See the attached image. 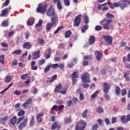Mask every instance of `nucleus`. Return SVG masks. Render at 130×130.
Listing matches in <instances>:
<instances>
[{
	"label": "nucleus",
	"instance_id": "1",
	"mask_svg": "<svg viewBox=\"0 0 130 130\" xmlns=\"http://www.w3.org/2000/svg\"><path fill=\"white\" fill-rule=\"evenodd\" d=\"M106 17L108 18H104L103 20L100 22V25H103V28L105 30H110V28L112 29L113 28V25L111 24L112 22V19H114V15L107 13Z\"/></svg>",
	"mask_w": 130,
	"mask_h": 130
},
{
	"label": "nucleus",
	"instance_id": "2",
	"mask_svg": "<svg viewBox=\"0 0 130 130\" xmlns=\"http://www.w3.org/2000/svg\"><path fill=\"white\" fill-rule=\"evenodd\" d=\"M127 0H121L120 3L119 2H115L113 4L110 2L107 3V5L109 6L110 9L113 10L115 8H118L120 7L121 10H123V9H125L127 7L125 5V3H127Z\"/></svg>",
	"mask_w": 130,
	"mask_h": 130
},
{
	"label": "nucleus",
	"instance_id": "3",
	"mask_svg": "<svg viewBox=\"0 0 130 130\" xmlns=\"http://www.w3.org/2000/svg\"><path fill=\"white\" fill-rule=\"evenodd\" d=\"M62 88V86H61V84H58L55 87V89H54V92L55 93H60L63 95H65V94H67V91L68 89L67 88H65L63 89V90L61 91Z\"/></svg>",
	"mask_w": 130,
	"mask_h": 130
},
{
	"label": "nucleus",
	"instance_id": "4",
	"mask_svg": "<svg viewBox=\"0 0 130 130\" xmlns=\"http://www.w3.org/2000/svg\"><path fill=\"white\" fill-rule=\"evenodd\" d=\"M86 128V123L83 121L78 122L75 126L76 130H84Z\"/></svg>",
	"mask_w": 130,
	"mask_h": 130
},
{
	"label": "nucleus",
	"instance_id": "5",
	"mask_svg": "<svg viewBox=\"0 0 130 130\" xmlns=\"http://www.w3.org/2000/svg\"><path fill=\"white\" fill-rule=\"evenodd\" d=\"M46 15L48 17H52L56 15L55 14V9L53 8V6L52 5H51L49 8L47 10Z\"/></svg>",
	"mask_w": 130,
	"mask_h": 130
},
{
	"label": "nucleus",
	"instance_id": "6",
	"mask_svg": "<svg viewBox=\"0 0 130 130\" xmlns=\"http://www.w3.org/2000/svg\"><path fill=\"white\" fill-rule=\"evenodd\" d=\"M41 6V4L39 5V6L37 9L38 13H41V14H43L45 13L47 10V5L45 4V5Z\"/></svg>",
	"mask_w": 130,
	"mask_h": 130
},
{
	"label": "nucleus",
	"instance_id": "7",
	"mask_svg": "<svg viewBox=\"0 0 130 130\" xmlns=\"http://www.w3.org/2000/svg\"><path fill=\"white\" fill-rule=\"evenodd\" d=\"M81 18H82V15L79 14L77 15L75 19L74 22V27H79L80 26V24H81Z\"/></svg>",
	"mask_w": 130,
	"mask_h": 130
},
{
	"label": "nucleus",
	"instance_id": "8",
	"mask_svg": "<svg viewBox=\"0 0 130 130\" xmlns=\"http://www.w3.org/2000/svg\"><path fill=\"white\" fill-rule=\"evenodd\" d=\"M82 81L83 83H90V75L89 73H85L82 77Z\"/></svg>",
	"mask_w": 130,
	"mask_h": 130
},
{
	"label": "nucleus",
	"instance_id": "9",
	"mask_svg": "<svg viewBox=\"0 0 130 130\" xmlns=\"http://www.w3.org/2000/svg\"><path fill=\"white\" fill-rule=\"evenodd\" d=\"M103 92L105 94H107L108 93L109 90L110 89V88H111V86L109 83H108L106 82H105L103 84Z\"/></svg>",
	"mask_w": 130,
	"mask_h": 130
},
{
	"label": "nucleus",
	"instance_id": "10",
	"mask_svg": "<svg viewBox=\"0 0 130 130\" xmlns=\"http://www.w3.org/2000/svg\"><path fill=\"white\" fill-rule=\"evenodd\" d=\"M94 55H96V59L98 61H100L101 58L103 57V54L100 51L95 50L94 51Z\"/></svg>",
	"mask_w": 130,
	"mask_h": 130
},
{
	"label": "nucleus",
	"instance_id": "11",
	"mask_svg": "<svg viewBox=\"0 0 130 130\" xmlns=\"http://www.w3.org/2000/svg\"><path fill=\"white\" fill-rule=\"evenodd\" d=\"M104 39L109 45H111V44H112V37H111V36L107 35L104 36Z\"/></svg>",
	"mask_w": 130,
	"mask_h": 130
},
{
	"label": "nucleus",
	"instance_id": "12",
	"mask_svg": "<svg viewBox=\"0 0 130 130\" xmlns=\"http://www.w3.org/2000/svg\"><path fill=\"white\" fill-rule=\"evenodd\" d=\"M57 20H58V16L57 15H54L51 18V22L53 25H56V22H57Z\"/></svg>",
	"mask_w": 130,
	"mask_h": 130
},
{
	"label": "nucleus",
	"instance_id": "13",
	"mask_svg": "<svg viewBox=\"0 0 130 130\" xmlns=\"http://www.w3.org/2000/svg\"><path fill=\"white\" fill-rule=\"evenodd\" d=\"M43 115H44V113H42L41 114H38L36 116L37 123H40V122H42V120L43 119V118H42V116H43Z\"/></svg>",
	"mask_w": 130,
	"mask_h": 130
},
{
	"label": "nucleus",
	"instance_id": "14",
	"mask_svg": "<svg viewBox=\"0 0 130 130\" xmlns=\"http://www.w3.org/2000/svg\"><path fill=\"white\" fill-rule=\"evenodd\" d=\"M56 129L59 130L60 128V125L58 124V122L54 121L51 127V129Z\"/></svg>",
	"mask_w": 130,
	"mask_h": 130
},
{
	"label": "nucleus",
	"instance_id": "15",
	"mask_svg": "<svg viewBox=\"0 0 130 130\" xmlns=\"http://www.w3.org/2000/svg\"><path fill=\"white\" fill-rule=\"evenodd\" d=\"M23 48L24 49H31L32 48V44L29 42H26L23 44Z\"/></svg>",
	"mask_w": 130,
	"mask_h": 130
},
{
	"label": "nucleus",
	"instance_id": "16",
	"mask_svg": "<svg viewBox=\"0 0 130 130\" xmlns=\"http://www.w3.org/2000/svg\"><path fill=\"white\" fill-rule=\"evenodd\" d=\"M11 10V8H5L2 10V13L0 14L1 17H5L7 15V14H9V11Z\"/></svg>",
	"mask_w": 130,
	"mask_h": 130
},
{
	"label": "nucleus",
	"instance_id": "17",
	"mask_svg": "<svg viewBox=\"0 0 130 130\" xmlns=\"http://www.w3.org/2000/svg\"><path fill=\"white\" fill-rule=\"evenodd\" d=\"M32 103V99L29 98L24 103H23L21 106L22 107L24 108V109H26V107L27 106L28 104H31Z\"/></svg>",
	"mask_w": 130,
	"mask_h": 130
},
{
	"label": "nucleus",
	"instance_id": "18",
	"mask_svg": "<svg viewBox=\"0 0 130 130\" xmlns=\"http://www.w3.org/2000/svg\"><path fill=\"white\" fill-rule=\"evenodd\" d=\"M95 38L94 36H91L89 40H88V43L89 45H93L94 43H95Z\"/></svg>",
	"mask_w": 130,
	"mask_h": 130
},
{
	"label": "nucleus",
	"instance_id": "19",
	"mask_svg": "<svg viewBox=\"0 0 130 130\" xmlns=\"http://www.w3.org/2000/svg\"><path fill=\"white\" fill-rule=\"evenodd\" d=\"M57 108H58V106L57 105L53 106L50 111V114H56V113L55 112V111H57Z\"/></svg>",
	"mask_w": 130,
	"mask_h": 130
},
{
	"label": "nucleus",
	"instance_id": "20",
	"mask_svg": "<svg viewBox=\"0 0 130 130\" xmlns=\"http://www.w3.org/2000/svg\"><path fill=\"white\" fill-rule=\"evenodd\" d=\"M53 26H54V24H53L52 23H48L46 27V32H49V31L50 30V29H51V28H52Z\"/></svg>",
	"mask_w": 130,
	"mask_h": 130
},
{
	"label": "nucleus",
	"instance_id": "21",
	"mask_svg": "<svg viewBox=\"0 0 130 130\" xmlns=\"http://www.w3.org/2000/svg\"><path fill=\"white\" fill-rule=\"evenodd\" d=\"M40 50H38L34 53V57L32 58V59H36L38 58V57H40Z\"/></svg>",
	"mask_w": 130,
	"mask_h": 130
},
{
	"label": "nucleus",
	"instance_id": "22",
	"mask_svg": "<svg viewBox=\"0 0 130 130\" xmlns=\"http://www.w3.org/2000/svg\"><path fill=\"white\" fill-rule=\"evenodd\" d=\"M17 122V116H14L13 118L10 119V123L12 125H15Z\"/></svg>",
	"mask_w": 130,
	"mask_h": 130
},
{
	"label": "nucleus",
	"instance_id": "23",
	"mask_svg": "<svg viewBox=\"0 0 130 130\" xmlns=\"http://www.w3.org/2000/svg\"><path fill=\"white\" fill-rule=\"evenodd\" d=\"M37 42L40 45H44V44H45V40H44V39H42L41 38L38 39Z\"/></svg>",
	"mask_w": 130,
	"mask_h": 130
},
{
	"label": "nucleus",
	"instance_id": "24",
	"mask_svg": "<svg viewBox=\"0 0 130 130\" xmlns=\"http://www.w3.org/2000/svg\"><path fill=\"white\" fill-rule=\"evenodd\" d=\"M9 119V116L5 115L4 117L1 118V121L2 124H5L6 123V121L8 120Z\"/></svg>",
	"mask_w": 130,
	"mask_h": 130
},
{
	"label": "nucleus",
	"instance_id": "25",
	"mask_svg": "<svg viewBox=\"0 0 130 130\" xmlns=\"http://www.w3.org/2000/svg\"><path fill=\"white\" fill-rule=\"evenodd\" d=\"M2 27H8L9 26V20L8 19L4 20L2 23Z\"/></svg>",
	"mask_w": 130,
	"mask_h": 130
},
{
	"label": "nucleus",
	"instance_id": "26",
	"mask_svg": "<svg viewBox=\"0 0 130 130\" xmlns=\"http://www.w3.org/2000/svg\"><path fill=\"white\" fill-rule=\"evenodd\" d=\"M34 120H35V117L34 116H32L29 122V125L30 126H34V124H35V123L34 122Z\"/></svg>",
	"mask_w": 130,
	"mask_h": 130
},
{
	"label": "nucleus",
	"instance_id": "27",
	"mask_svg": "<svg viewBox=\"0 0 130 130\" xmlns=\"http://www.w3.org/2000/svg\"><path fill=\"white\" fill-rule=\"evenodd\" d=\"M13 82L10 83L7 87H6L5 89H4L3 91H2L0 92V94H4V93H5L6 91H8V90H9V89H10V88L12 87V85H13Z\"/></svg>",
	"mask_w": 130,
	"mask_h": 130
},
{
	"label": "nucleus",
	"instance_id": "28",
	"mask_svg": "<svg viewBox=\"0 0 130 130\" xmlns=\"http://www.w3.org/2000/svg\"><path fill=\"white\" fill-rule=\"evenodd\" d=\"M72 34V31L70 30H67L66 32H65V38H69V37H70Z\"/></svg>",
	"mask_w": 130,
	"mask_h": 130
},
{
	"label": "nucleus",
	"instance_id": "29",
	"mask_svg": "<svg viewBox=\"0 0 130 130\" xmlns=\"http://www.w3.org/2000/svg\"><path fill=\"white\" fill-rule=\"evenodd\" d=\"M84 59H85V60H92L93 59V55H88L87 56H84Z\"/></svg>",
	"mask_w": 130,
	"mask_h": 130
},
{
	"label": "nucleus",
	"instance_id": "30",
	"mask_svg": "<svg viewBox=\"0 0 130 130\" xmlns=\"http://www.w3.org/2000/svg\"><path fill=\"white\" fill-rule=\"evenodd\" d=\"M51 66V68L53 69V70H56V69H58L59 68V65L58 63H55V64H50Z\"/></svg>",
	"mask_w": 130,
	"mask_h": 130
},
{
	"label": "nucleus",
	"instance_id": "31",
	"mask_svg": "<svg viewBox=\"0 0 130 130\" xmlns=\"http://www.w3.org/2000/svg\"><path fill=\"white\" fill-rule=\"evenodd\" d=\"M26 125H27V123L21 122L18 126V128L20 130L23 129V128H24Z\"/></svg>",
	"mask_w": 130,
	"mask_h": 130
},
{
	"label": "nucleus",
	"instance_id": "32",
	"mask_svg": "<svg viewBox=\"0 0 130 130\" xmlns=\"http://www.w3.org/2000/svg\"><path fill=\"white\" fill-rule=\"evenodd\" d=\"M88 28H89V25H84L81 29L82 33H84V32H86V31L88 30Z\"/></svg>",
	"mask_w": 130,
	"mask_h": 130
},
{
	"label": "nucleus",
	"instance_id": "33",
	"mask_svg": "<svg viewBox=\"0 0 130 130\" xmlns=\"http://www.w3.org/2000/svg\"><path fill=\"white\" fill-rule=\"evenodd\" d=\"M57 8L58 10H62V5H61L60 1H58V2H57Z\"/></svg>",
	"mask_w": 130,
	"mask_h": 130
},
{
	"label": "nucleus",
	"instance_id": "34",
	"mask_svg": "<svg viewBox=\"0 0 130 130\" xmlns=\"http://www.w3.org/2000/svg\"><path fill=\"white\" fill-rule=\"evenodd\" d=\"M115 93L117 94V96L120 94V87L119 86L115 87Z\"/></svg>",
	"mask_w": 130,
	"mask_h": 130
},
{
	"label": "nucleus",
	"instance_id": "35",
	"mask_svg": "<svg viewBox=\"0 0 130 130\" xmlns=\"http://www.w3.org/2000/svg\"><path fill=\"white\" fill-rule=\"evenodd\" d=\"M72 78H79V74H78V72H73V74L71 75Z\"/></svg>",
	"mask_w": 130,
	"mask_h": 130
},
{
	"label": "nucleus",
	"instance_id": "36",
	"mask_svg": "<svg viewBox=\"0 0 130 130\" xmlns=\"http://www.w3.org/2000/svg\"><path fill=\"white\" fill-rule=\"evenodd\" d=\"M96 112L99 113V114H101V113L103 112V109L101 107H98L96 109Z\"/></svg>",
	"mask_w": 130,
	"mask_h": 130
},
{
	"label": "nucleus",
	"instance_id": "37",
	"mask_svg": "<svg viewBox=\"0 0 130 130\" xmlns=\"http://www.w3.org/2000/svg\"><path fill=\"white\" fill-rule=\"evenodd\" d=\"M4 59H5V55H2L0 56V62L2 64H5V61H4Z\"/></svg>",
	"mask_w": 130,
	"mask_h": 130
},
{
	"label": "nucleus",
	"instance_id": "38",
	"mask_svg": "<svg viewBox=\"0 0 130 130\" xmlns=\"http://www.w3.org/2000/svg\"><path fill=\"white\" fill-rule=\"evenodd\" d=\"M50 68H51L50 64H48L44 69V73H47L48 72H49V71H50Z\"/></svg>",
	"mask_w": 130,
	"mask_h": 130
},
{
	"label": "nucleus",
	"instance_id": "39",
	"mask_svg": "<svg viewBox=\"0 0 130 130\" xmlns=\"http://www.w3.org/2000/svg\"><path fill=\"white\" fill-rule=\"evenodd\" d=\"M84 19L85 24H88V23H89V18H88V15H84Z\"/></svg>",
	"mask_w": 130,
	"mask_h": 130
},
{
	"label": "nucleus",
	"instance_id": "40",
	"mask_svg": "<svg viewBox=\"0 0 130 130\" xmlns=\"http://www.w3.org/2000/svg\"><path fill=\"white\" fill-rule=\"evenodd\" d=\"M65 124H68V123H71L72 122V119L70 118H67L64 121Z\"/></svg>",
	"mask_w": 130,
	"mask_h": 130
},
{
	"label": "nucleus",
	"instance_id": "41",
	"mask_svg": "<svg viewBox=\"0 0 130 130\" xmlns=\"http://www.w3.org/2000/svg\"><path fill=\"white\" fill-rule=\"evenodd\" d=\"M107 5V3H105L98 6V10H103V7H105Z\"/></svg>",
	"mask_w": 130,
	"mask_h": 130
},
{
	"label": "nucleus",
	"instance_id": "42",
	"mask_svg": "<svg viewBox=\"0 0 130 130\" xmlns=\"http://www.w3.org/2000/svg\"><path fill=\"white\" fill-rule=\"evenodd\" d=\"M25 114V111L21 109L20 111L18 113V116H23Z\"/></svg>",
	"mask_w": 130,
	"mask_h": 130
},
{
	"label": "nucleus",
	"instance_id": "43",
	"mask_svg": "<svg viewBox=\"0 0 130 130\" xmlns=\"http://www.w3.org/2000/svg\"><path fill=\"white\" fill-rule=\"evenodd\" d=\"M57 78V75H55L52 77V79L49 80V83H52V82H54V80Z\"/></svg>",
	"mask_w": 130,
	"mask_h": 130
},
{
	"label": "nucleus",
	"instance_id": "44",
	"mask_svg": "<svg viewBox=\"0 0 130 130\" xmlns=\"http://www.w3.org/2000/svg\"><path fill=\"white\" fill-rule=\"evenodd\" d=\"M22 51L21 50H16L13 52V54H21Z\"/></svg>",
	"mask_w": 130,
	"mask_h": 130
},
{
	"label": "nucleus",
	"instance_id": "45",
	"mask_svg": "<svg viewBox=\"0 0 130 130\" xmlns=\"http://www.w3.org/2000/svg\"><path fill=\"white\" fill-rule=\"evenodd\" d=\"M87 113H88V110H85L81 114L82 117H86L87 116Z\"/></svg>",
	"mask_w": 130,
	"mask_h": 130
},
{
	"label": "nucleus",
	"instance_id": "46",
	"mask_svg": "<svg viewBox=\"0 0 130 130\" xmlns=\"http://www.w3.org/2000/svg\"><path fill=\"white\" fill-rule=\"evenodd\" d=\"M24 116H22V117L18 118L17 119V121H16L17 124H19V123H20V122H21V121H22V120H23V119H24Z\"/></svg>",
	"mask_w": 130,
	"mask_h": 130
},
{
	"label": "nucleus",
	"instance_id": "47",
	"mask_svg": "<svg viewBox=\"0 0 130 130\" xmlns=\"http://www.w3.org/2000/svg\"><path fill=\"white\" fill-rule=\"evenodd\" d=\"M28 78V74H25L21 76V80H26Z\"/></svg>",
	"mask_w": 130,
	"mask_h": 130
},
{
	"label": "nucleus",
	"instance_id": "48",
	"mask_svg": "<svg viewBox=\"0 0 130 130\" xmlns=\"http://www.w3.org/2000/svg\"><path fill=\"white\" fill-rule=\"evenodd\" d=\"M99 127V125L98 123H95L94 125H93L92 127V130H97V128Z\"/></svg>",
	"mask_w": 130,
	"mask_h": 130
},
{
	"label": "nucleus",
	"instance_id": "49",
	"mask_svg": "<svg viewBox=\"0 0 130 130\" xmlns=\"http://www.w3.org/2000/svg\"><path fill=\"white\" fill-rule=\"evenodd\" d=\"M44 63H45V59H43L38 62L39 66H42Z\"/></svg>",
	"mask_w": 130,
	"mask_h": 130
},
{
	"label": "nucleus",
	"instance_id": "50",
	"mask_svg": "<svg viewBox=\"0 0 130 130\" xmlns=\"http://www.w3.org/2000/svg\"><path fill=\"white\" fill-rule=\"evenodd\" d=\"M95 30L96 31H100L101 30H102V26L100 25H96L95 27Z\"/></svg>",
	"mask_w": 130,
	"mask_h": 130
},
{
	"label": "nucleus",
	"instance_id": "51",
	"mask_svg": "<svg viewBox=\"0 0 130 130\" xmlns=\"http://www.w3.org/2000/svg\"><path fill=\"white\" fill-rule=\"evenodd\" d=\"M43 22V21H42V20H40L39 22L36 25V27H41V26H42Z\"/></svg>",
	"mask_w": 130,
	"mask_h": 130
},
{
	"label": "nucleus",
	"instance_id": "52",
	"mask_svg": "<svg viewBox=\"0 0 130 130\" xmlns=\"http://www.w3.org/2000/svg\"><path fill=\"white\" fill-rule=\"evenodd\" d=\"M84 99H85V97L84 96V94L80 93V96H79V100H80V101H83Z\"/></svg>",
	"mask_w": 130,
	"mask_h": 130
},
{
	"label": "nucleus",
	"instance_id": "53",
	"mask_svg": "<svg viewBox=\"0 0 130 130\" xmlns=\"http://www.w3.org/2000/svg\"><path fill=\"white\" fill-rule=\"evenodd\" d=\"M97 95H98V91H96L93 94L91 95V98L92 99H94V98H96Z\"/></svg>",
	"mask_w": 130,
	"mask_h": 130
},
{
	"label": "nucleus",
	"instance_id": "54",
	"mask_svg": "<svg viewBox=\"0 0 130 130\" xmlns=\"http://www.w3.org/2000/svg\"><path fill=\"white\" fill-rule=\"evenodd\" d=\"M72 101H73L74 104H77V102H79V100L77 98H74L72 99Z\"/></svg>",
	"mask_w": 130,
	"mask_h": 130
},
{
	"label": "nucleus",
	"instance_id": "55",
	"mask_svg": "<svg viewBox=\"0 0 130 130\" xmlns=\"http://www.w3.org/2000/svg\"><path fill=\"white\" fill-rule=\"evenodd\" d=\"M64 108V106H63V105H61L60 106H58V111H61V110H62V109H63Z\"/></svg>",
	"mask_w": 130,
	"mask_h": 130
},
{
	"label": "nucleus",
	"instance_id": "56",
	"mask_svg": "<svg viewBox=\"0 0 130 130\" xmlns=\"http://www.w3.org/2000/svg\"><path fill=\"white\" fill-rule=\"evenodd\" d=\"M27 24L28 25V26H32V25H33V24H34V20H28L27 22Z\"/></svg>",
	"mask_w": 130,
	"mask_h": 130
},
{
	"label": "nucleus",
	"instance_id": "57",
	"mask_svg": "<svg viewBox=\"0 0 130 130\" xmlns=\"http://www.w3.org/2000/svg\"><path fill=\"white\" fill-rule=\"evenodd\" d=\"M64 4L67 7H69L70 5V0H64Z\"/></svg>",
	"mask_w": 130,
	"mask_h": 130
},
{
	"label": "nucleus",
	"instance_id": "58",
	"mask_svg": "<svg viewBox=\"0 0 130 130\" xmlns=\"http://www.w3.org/2000/svg\"><path fill=\"white\" fill-rule=\"evenodd\" d=\"M10 4V1L9 0H6L4 3H3V6H4V7H7V6L9 5V4Z\"/></svg>",
	"mask_w": 130,
	"mask_h": 130
},
{
	"label": "nucleus",
	"instance_id": "59",
	"mask_svg": "<svg viewBox=\"0 0 130 130\" xmlns=\"http://www.w3.org/2000/svg\"><path fill=\"white\" fill-rule=\"evenodd\" d=\"M127 93V92L126 91V89H123L122 90V91H121L122 96H124L125 95H126Z\"/></svg>",
	"mask_w": 130,
	"mask_h": 130
},
{
	"label": "nucleus",
	"instance_id": "60",
	"mask_svg": "<svg viewBox=\"0 0 130 130\" xmlns=\"http://www.w3.org/2000/svg\"><path fill=\"white\" fill-rule=\"evenodd\" d=\"M68 107H71L73 104V102L72 101H69L67 103Z\"/></svg>",
	"mask_w": 130,
	"mask_h": 130
},
{
	"label": "nucleus",
	"instance_id": "61",
	"mask_svg": "<svg viewBox=\"0 0 130 130\" xmlns=\"http://www.w3.org/2000/svg\"><path fill=\"white\" fill-rule=\"evenodd\" d=\"M6 83H10L11 82V76H7L6 77Z\"/></svg>",
	"mask_w": 130,
	"mask_h": 130
},
{
	"label": "nucleus",
	"instance_id": "62",
	"mask_svg": "<svg viewBox=\"0 0 130 130\" xmlns=\"http://www.w3.org/2000/svg\"><path fill=\"white\" fill-rule=\"evenodd\" d=\"M74 62H71L69 64H68V68L69 69H72V68H74Z\"/></svg>",
	"mask_w": 130,
	"mask_h": 130
},
{
	"label": "nucleus",
	"instance_id": "63",
	"mask_svg": "<svg viewBox=\"0 0 130 130\" xmlns=\"http://www.w3.org/2000/svg\"><path fill=\"white\" fill-rule=\"evenodd\" d=\"M14 94L15 95H17L18 96H19V95H21V91H19V90H16L15 91Z\"/></svg>",
	"mask_w": 130,
	"mask_h": 130
},
{
	"label": "nucleus",
	"instance_id": "64",
	"mask_svg": "<svg viewBox=\"0 0 130 130\" xmlns=\"http://www.w3.org/2000/svg\"><path fill=\"white\" fill-rule=\"evenodd\" d=\"M130 121V114H128L126 117V119L125 120V122H127V121Z\"/></svg>",
	"mask_w": 130,
	"mask_h": 130
}]
</instances>
